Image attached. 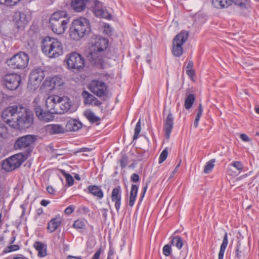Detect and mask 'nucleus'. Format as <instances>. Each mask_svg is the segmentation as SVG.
Masks as SVG:
<instances>
[{
    "label": "nucleus",
    "instance_id": "37998d69",
    "mask_svg": "<svg viewBox=\"0 0 259 259\" xmlns=\"http://www.w3.org/2000/svg\"><path fill=\"white\" fill-rule=\"evenodd\" d=\"M141 120L139 119L138 122L137 123V124L136 125L135 128V133H134V135L133 137L134 140H136L138 138L139 135L141 132Z\"/></svg>",
    "mask_w": 259,
    "mask_h": 259
},
{
    "label": "nucleus",
    "instance_id": "0e129e2a",
    "mask_svg": "<svg viewBox=\"0 0 259 259\" xmlns=\"http://www.w3.org/2000/svg\"><path fill=\"white\" fill-rule=\"evenodd\" d=\"M180 163H181V162H180L179 163V164L176 166V167H175V169L174 170V171L172 172L171 177H172L173 176H174L175 174L177 172L178 169V168L179 167V166L180 165Z\"/></svg>",
    "mask_w": 259,
    "mask_h": 259
},
{
    "label": "nucleus",
    "instance_id": "de8ad7c7",
    "mask_svg": "<svg viewBox=\"0 0 259 259\" xmlns=\"http://www.w3.org/2000/svg\"><path fill=\"white\" fill-rule=\"evenodd\" d=\"M7 128L2 122H0V140L3 139L6 134L7 133Z\"/></svg>",
    "mask_w": 259,
    "mask_h": 259
},
{
    "label": "nucleus",
    "instance_id": "6e6552de",
    "mask_svg": "<svg viewBox=\"0 0 259 259\" xmlns=\"http://www.w3.org/2000/svg\"><path fill=\"white\" fill-rule=\"evenodd\" d=\"M18 115L15 120L17 125L14 128L24 129L31 126L33 122V115L27 112L25 108L20 107Z\"/></svg>",
    "mask_w": 259,
    "mask_h": 259
},
{
    "label": "nucleus",
    "instance_id": "e2e57ef3",
    "mask_svg": "<svg viewBox=\"0 0 259 259\" xmlns=\"http://www.w3.org/2000/svg\"><path fill=\"white\" fill-rule=\"evenodd\" d=\"M66 259H82L81 256H75L71 255L67 256Z\"/></svg>",
    "mask_w": 259,
    "mask_h": 259
},
{
    "label": "nucleus",
    "instance_id": "ddd939ff",
    "mask_svg": "<svg viewBox=\"0 0 259 259\" xmlns=\"http://www.w3.org/2000/svg\"><path fill=\"white\" fill-rule=\"evenodd\" d=\"M45 76V71L41 68H35L30 74L28 84L33 86V89L38 87Z\"/></svg>",
    "mask_w": 259,
    "mask_h": 259
},
{
    "label": "nucleus",
    "instance_id": "6ab92c4d",
    "mask_svg": "<svg viewBox=\"0 0 259 259\" xmlns=\"http://www.w3.org/2000/svg\"><path fill=\"white\" fill-rule=\"evenodd\" d=\"M174 124V117L169 111L166 117L164 119L163 130L166 139H168Z\"/></svg>",
    "mask_w": 259,
    "mask_h": 259
},
{
    "label": "nucleus",
    "instance_id": "6e6d98bb",
    "mask_svg": "<svg viewBox=\"0 0 259 259\" xmlns=\"http://www.w3.org/2000/svg\"><path fill=\"white\" fill-rule=\"evenodd\" d=\"M186 72L187 74L190 77H193L195 74V71L193 69H186Z\"/></svg>",
    "mask_w": 259,
    "mask_h": 259
},
{
    "label": "nucleus",
    "instance_id": "5fc2aeb1",
    "mask_svg": "<svg viewBox=\"0 0 259 259\" xmlns=\"http://www.w3.org/2000/svg\"><path fill=\"white\" fill-rule=\"evenodd\" d=\"M47 190L51 195H55L56 193L55 189L52 186H49L47 188Z\"/></svg>",
    "mask_w": 259,
    "mask_h": 259
},
{
    "label": "nucleus",
    "instance_id": "774afa93",
    "mask_svg": "<svg viewBox=\"0 0 259 259\" xmlns=\"http://www.w3.org/2000/svg\"><path fill=\"white\" fill-rule=\"evenodd\" d=\"M21 256H15L14 257L13 259H25L26 257L22 256V255H20ZM26 259H28V258H26Z\"/></svg>",
    "mask_w": 259,
    "mask_h": 259
},
{
    "label": "nucleus",
    "instance_id": "58836bf2",
    "mask_svg": "<svg viewBox=\"0 0 259 259\" xmlns=\"http://www.w3.org/2000/svg\"><path fill=\"white\" fill-rule=\"evenodd\" d=\"M61 172L65 177L68 186L70 187L73 185L74 182L73 177L69 174L66 173L64 170L61 169Z\"/></svg>",
    "mask_w": 259,
    "mask_h": 259
},
{
    "label": "nucleus",
    "instance_id": "9d476101",
    "mask_svg": "<svg viewBox=\"0 0 259 259\" xmlns=\"http://www.w3.org/2000/svg\"><path fill=\"white\" fill-rule=\"evenodd\" d=\"M19 108L20 107L16 105L9 106L2 112V117L4 121L12 128L17 125L15 120L18 116Z\"/></svg>",
    "mask_w": 259,
    "mask_h": 259
},
{
    "label": "nucleus",
    "instance_id": "09e8293b",
    "mask_svg": "<svg viewBox=\"0 0 259 259\" xmlns=\"http://www.w3.org/2000/svg\"><path fill=\"white\" fill-rule=\"evenodd\" d=\"M168 151L166 149H164L161 153L159 158V163H161L165 160L167 157Z\"/></svg>",
    "mask_w": 259,
    "mask_h": 259
},
{
    "label": "nucleus",
    "instance_id": "412c9836",
    "mask_svg": "<svg viewBox=\"0 0 259 259\" xmlns=\"http://www.w3.org/2000/svg\"><path fill=\"white\" fill-rule=\"evenodd\" d=\"M81 96L84 99V104L85 105L100 107L102 104L97 98L86 91L82 92Z\"/></svg>",
    "mask_w": 259,
    "mask_h": 259
},
{
    "label": "nucleus",
    "instance_id": "9b49d317",
    "mask_svg": "<svg viewBox=\"0 0 259 259\" xmlns=\"http://www.w3.org/2000/svg\"><path fill=\"white\" fill-rule=\"evenodd\" d=\"M6 88L11 91L17 90L21 82V77L16 73H7L3 77Z\"/></svg>",
    "mask_w": 259,
    "mask_h": 259
},
{
    "label": "nucleus",
    "instance_id": "052dcab7",
    "mask_svg": "<svg viewBox=\"0 0 259 259\" xmlns=\"http://www.w3.org/2000/svg\"><path fill=\"white\" fill-rule=\"evenodd\" d=\"M200 117H197L196 116L195 117V121H194V126L196 128L197 127L198 125V123H199V121L200 120Z\"/></svg>",
    "mask_w": 259,
    "mask_h": 259
},
{
    "label": "nucleus",
    "instance_id": "5701e85b",
    "mask_svg": "<svg viewBox=\"0 0 259 259\" xmlns=\"http://www.w3.org/2000/svg\"><path fill=\"white\" fill-rule=\"evenodd\" d=\"M82 124L80 122L75 119H69L66 124L65 132H73L78 131L81 127Z\"/></svg>",
    "mask_w": 259,
    "mask_h": 259
},
{
    "label": "nucleus",
    "instance_id": "69168bd1",
    "mask_svg": "<svg viewBox=\"0 0 259 259\" xmlns=\"http://www.w3.org/2000/svg\"><path fill=\"white\" fill-rule=\"evenodd\" d=\"M49 203V202L46 200H42L40 202L41 205L44 206H46Z\"/></svg>",
    "mask_w": 259,
    "mask_h": 259
},
{
    "label": "nucleus",
    "instance_id": "680f3d73",
    "mask_svg": "<svg viewBox=\"0 0 259 259\" xmlns=\"http://www.w3.org/2000/svg\"><path fill=\"white\" fill-rule=\"evenodd\" d=\"M76 208L75 206L73 205H70L67 207L64 210H74Z\"/></svg>",
    "mask_w": 259,
    "mask_h": 259
},
{
    "label": "nucleus",
    "instance_id": "cd10ccee",
    "mask_svg": "<svg viewBox=\"0 0 259 259\" xmlns=\"http://www.w3.org/2000/svg\"><path fill=\"white\" fill-rule=\"evenodd\" d=\"M89 193L99 199L103 197V192L101 188L97 185H90L87 188Z\"/></svg>",
    "mask_w": 259,
    "mask_h": 259
},
{
    "label": "nucleus",
    "instance_id": "393cba45",
    "mask_svg": "<svg viewBox=\"0 0 259 259\" xmlns=\"http://www.w3.org/2000/svg\"><path fill=\"white\" fill-rule=\"evenodd\" d=\"M33 247L38 251L37 256L44 257L47 255V246L45 243L40 241H35Z\"/></svg>",
    "mask_w": 259,
    "mask_h": 259
},
{
    "label": "nucleus",
    "instance_id": "423d86ee",
    "mask_svg": "<svg viewBox=\"0 0 259 259\" xmlns=\"http://www.w3.org/2000/svg\"><path fill=\"white\" fill-rule=\"evenodd\" d=\"M37 139L36 136L32 135H27L19 138L15 141L14 148L16 149H26L24 153L28 157L32 151L33 145Z\"/></svg>",
    "mask_w": 259,
    "mask_h": 259
},
{
    "label": "nucleus",
    "instance_id": "ea45409f",
    "mask_svg": "<svg viewBox=\"0 0 259 259\" xmlns=\"http://www.w3.org/2000/svg\"><path fill=\"white\" fill-rule=\"evenodd\" d=\"M128 157L125 154H122L119 160L120 167L122 169L124 168L128 163Z\"/></svg>",
    "mask_w": 259,
    "mask_h": 259
},
{
    "label": "nucleus",
    "instance_id": "f3484780",
    "mask_svg": "<svg viewBox=\"0 0 259 259\" xmlns=\"http://www.w3.org/2000/svg\"><path fill=\"white\" fill-rule=\"evenodd\" d=\"M63 83V81L60 77L54 76L51 77H47L42 83V86L45 88H50V90H52L60 87Z\"/></svg>",
    "mask_w": 259,
    "mask_h": 259
},
{
    "label": "nucleus",
    "instance_id": "72a5a7b5",
    "mask_svg": "<svg viewBox=\"0 0 259 259\" xmlns=\"http://www.w3.org/2000/svg\"><path fill=\"white\" fill-rule=\"evenodd\" d=\"M232 3L242 9H248L250 7V0H231V5Z\"/></svg>",
    "mask_w": 259,
    "mask_h": 259
},
{
    "label": "nucleus",
    "instance_id": "a878e982",
    "mask_svg": "<svg viewBox=\"0 0 259 259\" xmlns=\"http://www.w3.org/2000/svg\"><path fill=\"white\" fill-rule=\"evenodd\" d=\"M62 218L60 217H56L51 220L48 224L47 229L50 233L54 232L58 227L61 224Z\"/></svg>",
    "mask_w": 259,
    "mask_h": 259
},
{
    "label": "nucleus",
    "instance_id": "a211bd4d",
    "mask_svg": "<svg viewBox=\"0 0 259 259\" xmlns=\"http://www.w3.org/2000/svg\"><path fill=\"white\" fill-rule=\"evenodd\" d=\"M13 20L18 29L23 27L29 21L27 15L24 13L19 11L14 13L13 16Z\"/></svg>",
    "mask_w": 259,
    "mask_h": 259
},
{
    "label": "nucleus",
    "instance_id": "864d4df0",
    "mask_svg": "<svg viewBox=\"0 0 259 259\" xmlns=\"http://www.w3.org/2000/svg\"><path fill=\"white\" fill-rule=\"evenodd\" d=\"M114 249L113 248V247L110 245L109 247L108 252L107 258H109V257L112 258V256L114 254Z\"/></svg>",
    "mask_w": 259,
    "mask_h": 259
},
{
    "label": "nucleus",
    "instance_id": "8fccbe9b",
    "mask_svg": "<svg viewBox=\"0 0 259 259\" xmlns=\"http://www.w3.org/2000/svg\"><path fill=\"white\" fill-rule=\"evenodd\" d=\"M103 252V250L102 248V246H100L99 248L97 250V251L94 254L92 259H99L101 253Z\"/></svg>",
    "mask_w": 259,
    "mask_h": 259
},
{
    "label": "nucleus",
    "instance_id": "f704fd0d",
    "mask_svg": "<svg viewBox=\"0 0 259 259\" xmlns=\"http://www.w3.org/2000/svg\"><path fill=\"white\" fill-rule=\"evenodd\" d=\"M245 256V253L244 248L241 246V243L238 242L237 245L236 247L235 252V259H241L244 258Z\"/></svg>",
    "mask_w": 259,
    "mask_h": 259
},
{
    "label": "nucleus",
    "instance_id": "7c9ffc66",
    "mask_svg": "<svg viewBox=\"0 0 259 259\" xmlns=\"http://www.w3.org/2000/svg\"><path fill=\"white\" fill-rule=\"evenodd\" d=\"M228 243V234L225 232L223 237V242L221 245L220 251L218 255V259H223L224 253Z\"/></svg>",
    "mask_w": 259,
    "mask_h": 259
},
{
    "label": "nucleus",
    "instance_id": "7ed1b4c3",
    "mask_svg": "<svg viewBox=\"0 0 259 259\" xmlns=\"http://www.w3.org/2000/svg\"><path fill=\"white\" fill-rule=\"evenodd\" d=\"M91 31L89 20L84 17L74 20L69 28V36L74 40H78Z\"/></svg>",
    "mask_w": 259,
    "mask_h": 259
},
{
    "label": "nucleus",
    "instance_id": "aec40b11",
    "mask_svg": "<svg viewBox=\"0 0 259 259\" xmlns=\"http://www.w3.org/2000/svg\"><path fill=\"white\" fill-rule=\"evenodd\" d=\"M35 114L39 119L46 122L52 121L54 118L53 115L54 113H53L49 110L47 111H44L40 106H36Z\"/></svg>",
    "mask_w": 259,
    "mask_h": 259
},
{
    "label": "nucleus",
    "instance_id": "a18cd8bd",
    "mask_svg": "<svg viewBox=\"0 0 259 259\" xmlns=\"http://www.w3.org/2000/svg\"><path fill=\"white\" fill-rule=\"evenodd\" d=\"M230 165L233 166L239 171H241L243 169V165L239 161H234L230 164Z\"/></svg>",
    "mask_w": 259,
    "mask_h": 259
},
{
    "label": "nucleus",
    "instance_id": "603ef678",
    "mask_svg": "<svg viewBox=\"0 0 259 259\" xmlns=\"http://www.w3.org/2000/svg\"><path fill=\"white\" fill-rule=\"evenodd\" d=\"M202 112H203L202 105L201 104H199V106H198V111H197L196 116L200 118L202 115Z\"/></svg>",
    "mask_w": 259,
    "mask_h": 259
},
{
    "label": "nucleus",
    "instance_id": "c9c22d12",
    "mask_svg": "<svg viewBox=\"0 0 259 259\" xmlns=\"http://www.w3.org/2000/svg\"><path fill=\"white\" fill-rule=\"evenodd\" d=\"M171 244L173 246H175L179 250H180L183 246L182 237L180 236L174 237L171 241Z\"/></svg>",
    "mask_w": 259,
    "mask_h": 259
},
{
    "label": "nucleus",
    "instance_id": "473e14b6",
    "mask_svg": "<svg viewBox=\"0 0 259 259\" xmlns=\"http://www.w3.org/2000/svg\"><path fill=\"white\" fill-rule=\"evenodd\" d=\"M84 115L91 123H98L100 120V117L96 116L91 110H87L84 112Z\"/></svg>",
    "mask_w": 259,
    "mask_h": 259
},
{
    "label": "nucleus",
    "instance_id": "f03ea898",
    "mask_svg": "<svg viewBox=\"0 0 259 259\" xmlns=\"http://www.w3.org/2000/svg\"><path fill=\"white\" fill-rule=\"evenodd\" d=\"M70 17L65 11H58L54 13L49 19V24L53 32L62 34L66 30Z\"/></svg>",
    "mask_w": 259,
    "mask_h": 259
},
{
    "label": "nucleus",
    "instance_id": "f8f14e48",
    "mask_svg": "<svg viewBox=\"0 0 259 259\" xmlns=\"http://www.w3.org/2000/svg\"><path fill=\"white\" fill-rule=\"evenodd\" d=\"M67 64L70 69L79 70L84 65L83 58L77 53H72L67 56Z\"/></svg>",
    "mask_w": 259,
    "mask_h": 259
},
{
    "label": "nucleus",
    "instance_id": "49530a36",
    "mask_svg": "<svg viewBox=\"0 0 259 259\" xmlns=\"http://www.w3.org/2000/svg\"><path fill=\"white\" fill-rule=\"evenodd\" d=\"M163 254L166 256H169L171 253V245L169 244L165 245L162 249Z\"/></svg>",
    "mask_w": 259,
    "mask_h": 259
},
{
    "label": "nucleus",
    "instance_id": "a19ab883",
    "mask_svg": "<svg viewBox=\"0 0 259 259\" xmlns=\"http://www.w3.org/2000/svg\"><path fill=\"white\" fill-rule=\"evenodd\" d=\"M85 223L81 220H77L73 224L72 227L76 229H83L85 227Z\"/></svg>",
    "mask_w": 259,
    "mask_h": 259
},
{
    "label": "nucleus",
    "instance_id": "1a4fd4ad",
    "mask_svg": "<svg viewBox=\"0 0 259 259\" xmlns=\"http://www.w3.org/2000/svg\"><path fill=\"white\" fill-rule=\"evenodd\" d=\"M189 37V32L182 31L173 39L172 53L176 57H180L183 53V45L186 42Z\"/></svg>",
    "mask_w": 259,
    "mask_h": 259
},
{
    "label": "nucleus",
    "instance_id": "dca6fc26",
    "mask_svg": "<svg viewBox=\"0 0 259 259\" xmlns=\"http://www.w3.org/2000/svg\"><path fill=\"white\" fill-rule=\"evenodd\" d=\"M93 2L94 5L93 12L96 17L107 19H110L111 18V15L103 7L101 2L98 0H93Z\"/></svg>",
    "mask_w": 259,
    "mask_h": 259
},
{
    "label": "nucleus",
    "instance_id": "20e7f679",
    "mask_svg": "<svg viewBox=\"0 0 259 259\" xmlns=\"http://www.w3.org/2000/svg\"><path fill=\"white\" fill-rule=\"evenodd\" d=\"M41 48L42 53L50 58H55L63 53V46L57 38L46 37L41 40Z\"/></svg>",
    "mask_w": 259,
    "mask_h": 259
},
{
    "label": "nucleus",
    "instance_id": "4be33fe9",
    "mask_svg": "<svg viewBox=\"0 0 259 259\" xmlns=\"http://www.w3.org/2000/svg\"><path fill=\"white\" fill-rule=\"evenodd\" d=\"M111 199L115 203V208L118 210L120 207L121 199V190L120 186H117L112 190Z\"/></svg>",
    "mask_w": 259,
    "mask_h": 259
},
{
    "label": "nucleus",
    "instance_id": "3c124183",
    "mask_svg": "<svg viewBox=\"0 0 259 259\" xmlns=\"http://www.w3.org/2000/svg\"><path fill=\"white\" fill-rule=\"evenodd\" d=\"M131 179V181L135 183L138 182L140 180L139 175L135 173L132 175Z\"/></svg>",
    "mask_w": 259,
    "mask_h": 259
},
{
    "label": "nucleus",
    "instance_id": "2f4dec72",
    "mask_svg": "<svg viewBox=\"0 0 259 259\" xmlns=\"http://www.w3.org/2000/svg\"><path fill=\"white\" fill-rule=\"evenodd\" d=\"M138 191V187L136 185H132L130 192V196L128 204L130 206L132 207L136 200L137 195Z\"/></svg>",
    "mask_w": 259,
    "mask_h": 259
},
{
    "label": "nucleus",
    "instance_id": "c85d7f7f",
    "mask_svg": "<svg viewBox=\"0 0 259 259\" xmlns=\"http://www.w3.org/2000/svg\"><path fill=\"white\" fill-rule=\"evenodd\" d=\"M60 108L62 110L61 114L67 112L71 107V100L67 97H60Z\"/></svg>",
    "mask_w": 259,
    "mask_h": 259
},
{
    "label": "nucleus",
    "instance_id": "2eb2a0df",
    "mask_svg": "<svg viewBox=\"0 0 259 259\" xmlns=\"http://www.w3.org/2000/svg\"><path fill=\"white\" fill-rule=\"evenodd\" d=\"M89 89L92 93L99 97L105 96L107 91V85L104 82L96 80L92 81Z\"/></svg>",
    "mask_w": 259,
    "mask_h": 259
},
{
    "label": "nucleus",
    "instance_id": "bb28decb",
    "mask_svg": "<svg viewBox=\"0 0 259 259\" xmlns=\"http://www.w3.org/2000/svg\"><path fill=\"white\" fill-rule=\"evenodd\" d=\"M46 130L52 135L59 134L65 132L64 128L60 124H49L46 126Z\"/></svg>",
    "mask_w": 259,
    "mask_h": 259
},
{
    "label": "nucleus",
    "instance_id": "bf43d9fd",
    "mask_svg": "<svg viewBox=\"0 0 259 259\" xmlns=\"http://www.w3.org/2000/svg\"><path fill=\"white\" fill-rule=\"evenodd\" d=\"M193 67V62L192 61L190 60L187 65L186 69H192Z\"/></svg>",
    "mask_w": 259,
    "mask_h": 259
},
{
    "label": "nucleus",
    "instance_id": "79ce46f5",
    "mask_svg": "<svg viewBox=\"0 0 259 259\" xmlns=\"http://www.w3.org/2000/svg\"><path fill=\"white\" fill-rule=\"evenodd\" d=\"M19 248L20 247L18 245H11L10 246H7L4 249L3 251L4 253H9L14 251H17L19 250Z\"/></svg>",
    "mask_w": 259,
    "mask_h": 259
},
{
    "label": "nucleus",
    "instance_id": "4d7b16f0",
    "mask_svg": "<svg viewBox=\"0 0 259 259\" xmlns=\"http://www.w3.org/2000/svg\"><path fill=\"white\" fill-rule=\"evenodd\" d=\"M240 138L242 140L245 142H248L250 141L249 138L246 134H241L240 136Z\"/></svg>",
    "mask_w": 259,
    "mask_h": 259
},
{
    "label": "nucleus",
    "instance_id": "338daca9",
    "mask_svg": "<svg viewBox=\"0 0 259 259\" xmlns=\"http://www.w3.org/2000/svg\"><path fill=\"white\" fill-rule=\"evenodd\" d=\"M15 240H16V236L14 235V236H13L11 238V239H10V244H13V243H14V242H15Z\"/></svg>",
    "mask_w": 259,
    "mask_h": 259
},
{
    "label": "nucleus",
    "instance_id": "c03bdc74",
    "mask_svg": "<svg viewBox=\"0 0 259 259\" xmlns=\"http://www.w3.org/2000/svg\"><path fill=\"white\" fill-rule=\"evenodd\" d=\"M20 0H0V4L7 6H13L19 3Z\"/></svg>",
    "mask_w": 259,
    "mask_h": 259
},
{
    "label": "nucleus",
    "instance_id": "39448f33",
    "mask_svg": "<svg viewBox=\"0 0 259 259\" xmlns=\"http://www.w3.org/2000/svg\"><path fill=\"white\" fill-rule=\"evenodd\" d=\"M27 158V155L23 153L15 154L4 160L2 168L6 171H11L20 167Z\"/></svg>",
    "mask_w": 259,
    "mask_h": 259
},
{
    "label": "nucleus",
    "instance_id": "4468645a",
    "mask_svg": "<svg viewBox=\"0 0 259 259\" xmlns=\"http://www.w3.org/2000/svg\"><path fill=\"white\" fill-rule=\"evenodd\" d=\"M60 97L52 96L49 97L46 101V106L48 110L55 114H61L62 110L60 107Z\"/></svg>",
    "mask_w": 259,
    "mask_h": 259
},
{
    "label": "nucleus",
    "instance_id": "4c0bfd02",
    "mask_svg": "<svg viewBox=\"0 0 259 259\" xmlns=\"http://www.w3.org/2000/svg\"><path fill=\"white\" fill-rule=\"evenodd\" d=\"M215 159H212L208 161L204 168V172L205 174H209L212 170L214 166Z\"/></svg>",
    "mask_w": 259,
    "mask_h": 259
},
{
    "label": "nucleus",
    "instance_id": "13d9d810",
    "mask_svg": "<svg viewBox=\"0 0 259 259\" xmlns=\"http://www.w3.org/2000/svg\"><path fill=\"white\" fill-rule=\"evenodd\" d=\"M40 101V98L38 97H36L33 101V103L32 104H33V106L34 107V110H35V107L36 106H39L38 104V102H39Z\"/></svg>",
    "mask_w": 259,
    "mask_h": 259
},
{
    "label": "nucleus",
    "instance_id": "c756f323",
    "mask_svg": "<svg viewBox=\"0 0 259 259\" xmlns=\"http://www.w3.org/2000/svg\"><path fill=\"white\" fill-rule=\"evenodd\" d=\"M231 0H212L211 3L213 7L221 9L228 8L231 6Z\"/></svg>",
    "mask_w": 259,
    "mask_h": 259
},
{
    "label": "nucleus",
    "instance_id": "f257e3e1",
    "mask_svg": "<svg viewBox=\"0 0 259 259\" xmlns=\"http://www.w3.org/2000/svg\"><path fill=\"white\" fill-rule=\"evenodd\" d=\"M108 45V40L106 38L99 37H97L94 44L91 48V52L89 58L95 65L101 68L105 66V60L102 54Z\"/></svg>",
    "mask_w": 259,
    "mask_h": 259
},
{
    "label": "nucleus",
    "instance_id": "b1692460",
    "mask_svg": "<svg viewBox=\"0 0 259 259\" xmlns=\"http://www.w3.org/2000/svg\"><path fill=\"white\" fill-rule=\"evenodd\" d=\"M88 0H72L71 7L76 12L83 11L87 6Z\"/></svg>",
    "mask_w": 259,
    "mask_h": 259
},
{
    "label": "nucleus",
    "instance_id": "e433bc0d",
    "mask_svg": "<svg viewBox=\"0 0 259 259\" xmlns=\"http://www.w3.org/2000/svg\"><path fill=\"white\" fill-rule=\"evenodd\" d=\"M195 100V96L193 94H189L186 97L185 101V107L186 109H189L194 103Z\"/></svg>",
    "mask_w": 259,
    "mask_h": 259
},
{
    "label": "nucleus",
    "instance_id": "0eeeda50",
    "mask_svg": "<svg viewBox=\"0 0 259 259\" xmlns=\"http://www.w3.org/2000/svg\"><path fill=\"white\" fill-rule=\"evenodd\" d=\"M29 57L24 52H20L14 55L7 60L8 65L13 69H22L26 68L29 62Z\"/></svg>",
    "mask_w": 259,
    "mask_h": 259
}]
</instances>
